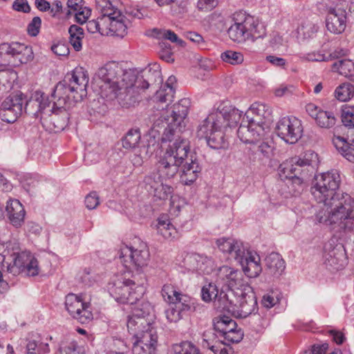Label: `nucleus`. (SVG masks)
I'll list each match as a JSON object with an SVG mask.
<instances>
[{"mask_svg":"<svg viewBox=\"0 0 354 354\" xmlns=\"http://www.w3.org/2000/svg\"><path fill=\"white\" fill-rule=\"evenodd\" d=\"M183 266L189 271L199 274H209L215 267L214 262L212 259L198 254H186Z\"/></svg>","mask_w":354,"mask_h":354,"instance_id":"nucleus-23","label":"nucleus"},{"mask_svg":"<svg viewBox=\"0 0 354 354\" xmlns=\"http://www.w3.org/2000/svg\"><path fill=\"white\" fill-rule=\"evenodd\" d=\"M34 58L30 46L19 42L0 44V65L19 66L27 64Z\"/></svg>","mask_w":354,"mask_h":354,"instance_id":"nucleus-11","label":"nucleus"},{"mask_svg":"<svg viewBox=\"0 0 354 354\" xmlns=\"http://www.w3.org/2000/svg\"><path fill=\"white\" fill-rule=\"evenodd\" d=\"M160 50H159V56L165 62L169 63L174 62L173 53L171 46L169 44L162 42L160 44Z\"/></svg>","mask_w":354,"mask_h":354,"instance_id":"nucleus-51","label":"nucleus"},{"mask_svg":"<svg viewBox=\"0 0 354 354\" xmlns=\"http://www.w3.org/2000/svg\"><path fill=\"white\" fill-rule=\"evenodd\" d=\"M351 141V145L346 148V150H343V153L342 155L348 161L354 162V138L352 139Z\"/></svg>","mask_w":354,"mask_h":354,"instance_id":"nucleus-64","label":"nucleus"},{"mask_svg":"<svg viewBox=\"0 0 354 354\" xmlns=\"http://www.w3.org/2000/svg\"><path fill=\"white\" fill-rule=\"evenodd\" d=\"M174 354H199L198 349L189 342H183L174 346Z\"/></svg>","mask_w":354,"mask_h":354,"instance_id":"nucleus-48","label":"nucleus"},{"mask_svg":"<svg viewBox=\"0 0 354 354\" xmlns=\"http://www.w3.org/2000/svg\"><path fill=\"white\" fill-rule=\"evenodd\" d=\"M53 106L49 105L44 115H41V122L44 127L55 132L64 130L69 120V109L74 104H58V97L53 99Z\"/></svg>","mask_w":354,"mask_h":354,"instance_id":"nucleus-13","label":"nucleus"},{"mask_svg":"<svg viewBox=\"0 0 354 354\" xmlns=\"http://www.w3.org/2000/svg\"><path fill=\"white\" fill-rule=\"evenodd\" d=\"M134 338L136 340L133 346V354H155L158 335L153 323L149 325L145 330H142Z\"/></svg>","mask_w":354,"mask_h":354,"instance_id":"nucleus-20","label":"nucleus"},{"mask_svg":"<svg viewBox=\"0 0 354 354\" xmlns=\"http://www.w3.org/2000/svg\"><path fill=\"white\" fill-rule=\"evenodd\" d=\"M245 113H249L250 118H257L259 121L268 124L270 128L269 124L272 120V111L269 106L261 102H254Z\"/></svg>","mask_w":354,"mask_h":354,"instance_id":"nucleus-34","label":"nucleus"},{"mask_svg":"<svg viewBox=\"0 0 354 354\" xmlns=\"http://www.w3.org/2000/svg\"><path fill=\"white\" fill-rule=\"evenodd\" d=\"M100 149H95L93 151H88L84 154V160L86 165H92L97 162L101 159Z\"/></svg>","mask_w":354,"mask_h":354,"instance_id":"nucleus-56","label":"nucleus"},{"mask_svg":"<svg viewBox=\"0 0 354 354\" xmlns=\"http://www.w3.org/2000/svg\"><path fill=\"white\" fill-rule=\"evenodd\" d=\"M162 81L158 66L138 73L131 69L124 70L115 62L106 63L99 68L95 77L101 97L108 101L116 100L125 107L134 105L151 82Z\"/></svg>","mask_w":354,"mask_h":354,"instance_id":"nucleus-2","label":"nucleus"},{"mask_svg":"<svg viewBox=\"0 0 354 354\" xmlns=\"http://www.w3.org/2000/svg\"><path fill=\"white\" fill-rule=\"evenodd\" d=\"M190 104L189 99L183 98L174 105L171 115H161L153 122V131L160 133L163 129L161 147L165 153L156 165L159 177L197 176L201 171L196 155L190 151L189 142L178 135Z\"/></svg>","mask_w":354,"mask_h":354,"instance_id":"nucleus-1","label":"nucleus"},{"mask_svg":"<svg viewBox=\"0 0 354 354\" xmlns=\"http://www.w3.org/2000/svg\"><path fill=\"white\" fill-rule=\"evenodd\" d=\"M340 4V0H322L319 3V9L327 13L326 28L334 34L342 33L346 28V12Z\"/></svg>","mask_w":354,"mask_h":354,"instance_id":"nucleus-15","label":"nucleus"},{"mask_svg":"<svg viewBox=\"0 0 354 354\" xmlns=\"http://www.w3.org/2000/svg\"><path fill=\"white\" fill-rule=\"evenodd\" d=\"M65 308L81 324H87L93 319L90 303L86 301L82 295L68 294L65 298Z\"/></svg>","mask_w":354,"mask_h":354,"instance_id":"nucleus-16","label":"nucleus"},{"mask_svg":"<svg viewBox=\"0 0 354 354\" xmlns=\"http://www.w3.org/2000/svg\"><path fill=\"white\" fill-rule=\"evenodd\" d=\"M323 261L326 267L331 271L344 268L347 259L344 246L337 244L334 239L327 241L324 246Z\"/></svg>","mask_w":354,"mask_h":354,"instance_id":"nucleus-19","label":"nucleus"},{"mask_svg":"<svg viewBox=\"0 0 354 354\" xmlns=\"http://www.w3.org/2000/svg\"><path fill=\"white\" fill-rule=\"evenodd\" d=\"M118 255L124 267L131 272H139L147 266L149 260V252L145 244L140 245L139 248L123 245Z\"/></svg>","mask_w":354,"mask_h":354,"instance_id":"nucleus-14","label":"nucleus"},{"mask_svg":"<svg viewBox=\"0 0 354 354\" xmlns=\"http://www.w3.org/2000/svg\"><path fill=\"white\" fill-rule=\"evenodd\" d=\"M335 93L338 100L347 102L354 96V85L351 83H344L337 87Z\"/></svg>","mask_w":354,"mask_h":354,"instance_id":"nucleus-43","label":"nucleus"},{"mask_svg":"<svg viewBox=\"0 0 354 354\" xmlns=\"http://www.w3.org/2000/svg\"><path fill=\"white\" fill-rule=\"evenodd\" d=\"M176 82L175 76L171 75L168 77L166 84L160 90L157 91L155 95V100L161 103H168L172 102L175 88L174 85Z\"/></svg>","mask_w":354,"mask_h":354,"instance_id":"nucleus-35","label":"nucleus"},{"mask_svg":"<svg viewBox=\"0 0 354 354\" xmlns=\"http://www.w3.org/2000/svg\"><path fill=\"white\" fill-rule=\"evenodd\" d=\"M5 218L7 223L15 229L25 223L26 211L24 205L16 198H9L5 205Z\"/></svg>","mask_w":354,"mask_h":354,"instance_id":"nucleus-22","label":"nucleus"},{"mask_svg":"<svg viewBox=\"0 0 354 354\" xmlns=\"http://www.w3.org/2000/svg\"><path fill=\"white\" fill-rule=\"evenodd\" d=\"M50 351L47 342L38 339L29 340L26 346V354H47Z\"/></svg>","mask_w":354,"mask_h":354,"instance_id":"nucleus-39","label":"nucleus"},{"mask_svg":"<svg viewBox=\"0 0 354 354\" xmlns=\"http://www.w3.org/2000/svg\"><path fill=\"white\" fill-rule=\"evenodd\" d=\"M41 25V20L39 17H35L29 23L27 28V31L29 35L32 37L37 36L39 32Z\"/></svg>","mask_w":354,"mask_h":354,"instance_id":"nucleus-55","label":"nucleus"},{"mask_svg":"<svg viewBox=\"0 0 354 354\" xmlns=\"http://www.w3.org/2000/svg\"><path fill=\"white\" fill-rule=\"evenodd\" d=\"M110 295L121 304H136L144 292L142 283L126 279L122 275L114 277L108 285Z\"/></svg>","mask_w":354,"mask_h":354,"instance_id":"nucleus-10","label":"nucleus"},{"mask_svg":"<svg viewBox=\"0 0 354 354\" xmlns=\"http://www.w3.org/2000/svg\"><path fill=\"white\" fill-rule=\"evenodd\" d=\"M267 136L263 140H261L258 145L257 151L259 156H261L263 158L270 159L274 155V147L269 143L268 141H266Z\"/></svg>","mask_w":354,"mask_h":354,"instance_id":"nucleus-49","label":"nucleus"},{"mask_svg":"<svg viewBox=\"0 0 354 354\" xmlns=\"http://www.w3.org/2000/svg\"><path fill=\"white\" fill-rule=\"evenodd\" d=\"M155 227L158 234L162 236L165 239H173L178 236L176 227L171 224L167 215H161L158 218Z\"/></svg>","mask_w":354,"mask_h":354,"instance_id":"nucleus-33","label":"nucleus"},{"mask_svg":"<svg viewBox=\"0 0 354 354\" xmlns=\"http://www.w3.org/2000/svg\"><path fill=\"white\" fill-rule=\"evenodd\" d=\"M25 102V96L21 93L11 94L1 104V119L7 123H13L21 115Z\"/></svg>","mask_w":354,"mask_h":354,"instance_id":"nucleus-21","label":"nucleus"},{"mask_svg":"<svg viewBox=\"0 0 354 354\" xmlns=\"http://www.w3.org/2000/svg\"><path fill=\"white\" fill-rule=\"evenodd\" d=\"M266 271L274 277L281 276L286 268V263L281 256L276 252L269 254L265 259Z\"/></svg>","mask_w":354,"mask_h":354,"instance_id":"nucleus-30","label":"nucleus"},{"mask_svg":"<svg viewBox=\"0 0 354 354\" xmlns=\"http://www.w3.org/2000/svg\"><path fill=\"white\" fill-rule=\"evenodd\" d=\"M217 5V0H198L197 7L199 10L205 12L209 11Z\"/></svg>","mask_w":354,"mask_h":354,"instance_id":"nucleus-60","label":"nucleus"},{"mask_svg":"<svg viewBox=\"0 0 354 354\" xmlns=\"http://www.w3.org/2000/svg\"><path fill=\"white\" fill-rule=\"evenodd\" d=\"M333 69L345 77L354 69V64L349 59H340L333 64Z\"/></svg>","mask_w":354,"mask_h":354,"instance_id":"nucleus-45","label":"nucleus"},{"mask_svg":"<svg viewBox=\"0 0 354 354\" xmlns=\"http://www.w3.org/2000/svg\"><path fill=\"white\" fill-rule=\"evenodd\" d=\"M221 57L223 62L232 65L240 64L244 60L243 55L241 53L231 50L221 53Z\"/></svg>","mask_w":354,"mask_h":354,"instance_id":"nucleus-46","label":"nucleus"},{"mask_svg":"<svg viewBox=\"0 0 354 354\" xmlns=\"http://www.w3.org/2000/svg\"><path fill=\"white\" fill-rule=\"evenodd\" d=\"M151 310V304L145 301L138 302L132 309L131 315L128 317L127 325L129 333L133 337L138 336L139 333L145 330L151 324L146 317L149 315Z\"/></svg>","mask_w":354,"mask_h":354,"instance_id":"nucleus-18","label":"nucleus"},{"mask_svg":"<svg viewBox=\"0 0 354 354\" xmlns=\"http://www.w3.org/2000/svg\"><path fill=\"white\" fill-rule=\"evenodd\" d=\"M12 8L17 11L28 13L30 11V7L27 0H15L12 4Z\"/></svg>","mask_w":354,"mask_h":354,"instance_id":"nucleus-61","label":"nucleus"},{"mask_svg":"<svg viewBox=\"0 0 354 354\" xmlns=\"http://www.w3.org/2000/svg\"><path fill=\"white\" fill-rule=\"evenodd\" d=\"M295 89L293 85L283 84L275 88L274 94L277 97L290 95L295 91Z\"/></svg>","mask_w":354,"mask_h":354,"instance_id":"nucleus-57","label":"nucleus"},{"mask_svg":"<svg viewBox=\"0 0 354 354\" xmlns=\"http://www.w3.org/2000/svg\"><path fill=\"white\" fill-rule=\"evenodd\" d=\"M141 138V133L138 129H130L123 138L122 147L125 149H135L139 144Z\"/></svg>","mask_w":354,"mask_h":354,"instance_id":"nucleus-42","label":"nucleus"},{"mask_svg":"<svg viewBox=\"0 0 354 354\" xmlns=\"http://www.w3.org/2000/svg\"><path fill=\"white\" fill-rule=\"evenodd\" d=\"M232 24L227 29L229 37L239 44L247 40L254 41L266 35V28L253 16L243 12H236L232 16Z\"/></svg>","mask_w":354,"mask_h":354,"instance_id":"nucleus-8","label":"nucleus"},{"mask_svg":"<svg viewBox=\"0 0 354 354\" xmlns=\"http://www.w3.org/2000/svg\"><path fill=\"white\" fill-rule=\"evenodd\" d=\"M52 51L57 56H66L69 54V48L66 44L59 42L51 46Z\"/></svg>","mask_w":354,"mask_h":354,"instance_id":"nucleus-58","label":"nucleus"},{"mask_svg":"<svg viewBox=\"0 0 354 354\" xmlns=\"http://www.w3.org/2000/svg\"><path fill=\"white\" fill-rule=\"evenodd\" d=\"M243 337V333L241 330L236 328L233 332H231V333H227L222 339L226 342L227 344H230L240 342Z\"/></svg>","mask_w":354,"mask_h":354,"instance_id":"nucleus-54","label":"nucleus"},{"mask_svg":"<svg viewBox=\"0 0 354 354\" xmlns=\"http://www.w3.org/2000/svg\"><path fill=\"white\" fill-rule=\"evenodd\" d=\"M216 244L221 252L231 255L235 260L242 257L245 248L243 242L230 237L219 238Z\"/></svg>","mask_w":354,"mask_h":354,"instance_id":"nucleus-28","label":"nucleus"},{"mask_svg":"<svg viewBox=\"0 0 354 354\" xmlns=\"http://www.w3.org/2000/svg\"><path fill=\"white\" fill-rule=\"evenodd\" d=\"M275 133L286 143L295 144L302 137L301 121L294 116L283 117L277 122Z\"/></svg>","mask_w":354,"mask_h":354,"instance_id":"nucleus-17","label":"nucleus"},{"mask_svg":"<svg viewBox=\"0 0 354 354\" xmlns=\"http://www.w3.org/2000/svg\"><path fill=\"white\" fill-rule=\"evenodd\" d=\"M162 295L165 300L169 304L181 301V298L188 297L178 291L171 284L164 285L162 289Z\"/></svg>","mask_w":354,"mask_h":354,"instance_id":"nucleus-41","label":"nucleus"},{"mask_svg":"<svg viewBox=\"0 0 354 354\" xmlns=\"http://www.w3.org/2000/svg\"><path fill=\"white\" fill-rule=\"evenodd\" d=\"M221 293V286H218L216 281L209 282L204 285L201 290L202 299L205 302L214 301L218 302V307L223 310L222 302L219 300Z\"/></svg>","mask_w":354,"mask_h":354,"instance_id":"nucleus-36","label":"nucleus"},{"mask_svg":"<svg viewBox=\"0 0 354 354\" xmlns=\"http://www.w3.org/2000/svg\"><path fill=\"white\" fill-rule=\"evenodd\" d=\"M317 162V154L307 151L301 156H295L282 162L279 167V174L281 177H318Z\"/></svg>","mask_w":354,"mask_h":354,"instance_id":"nucleus-9","label":"nucleus"},{"mask_svg":"<svg viewBox=\"0 0 354 354\" xmlns=\"http://www.w3.org/2000/svg\"><path fill=\"white\" fill-rule=\"evenodd\" d=\"M333 143L341 154L343 153V150H346V148L350 145L344 138L340 136L335 137L333 140Z\"/></svg>","mask_w":354,"mask_h":354,"instance_id":"nucleus-63","label":"nucleus"},{"mask_svg":"<svg viewBox=\"0 0 354 354\" xmlns=\"http://www.w3.org/2000/svg\"><path fill=\"white\" fill-rule=\"evenodd\" d=\"M237 328V324L234 320L227 316L216 317L214 319V329L218 333V337L222 338L231 333Z\"/></svg>","mask_w":354,"mask_h":354,"instance_id":"nucleus-38","label":"nucleus"},{"mask_svg":"<svg viewBox=\"0 0 354 354\" xmlns=\"http://www.w3.org/2000/svg\"><path fill=\"white\" fill-rule=\"evenodd\" d=\"M236 260L241 265L244 273L250 278L257 277L262 272L261 259L255 251L245 248L242 257Z\"/></svg>","mask_w":354,"mask_h":354,"instance_id":"nucleus-25","label":"nucleus"},{"mask_svg":"<svg viewBox=\"0 0 354 354\" xmlns=\"http://www.w3.org/2000/svg\"><path fill=\"white\" fill-rule=\"evenodd\" d=\"M85 205L88 209H95L100 204V199L95 192H92L87 194L84 200Z\"/></svg>","mask_w":354,"mask_h":354,"instance_id":"nucleus-53","label":"nucleus"},{"mask_svg":"<svg viewBox=\"0 0 354 354\" xmlns=\"http://www.w3.org/2000/svg\"><path fill=\"white\" fill-rule=\"evenodd\" d=\"M191 298L183 297L181 301L169 304L165 310V316L168 322H177L182 318V313L189 310L191 306Z\"/></svg>","mask_w":354,"mask_h":354,"instance_id":"nucleus-29","label":"nucleus"},{"mask_svg":"<svg viewBox=\"0 0 354 354\" xmlns=\"http://www.w3.org/2000/svg\"><path fill=\"white\" fill-rule=\"evenodd\" d=\"M70 35L69 41L76 51H80L82 48V40L84 38V30L77 25H72L68 29Z\"/></svg>","mask_w":354,"mask_h":354,"instance_id":"nucleus-40","label":"nucleus"},{"mask_svg":"<svg viewBox=\"0 0 354 354\" xmlns=\"http://www.w3.org/2000/svg\"><path fill=\"white\" fill-rule=\"evenodd\" d=\"M148 190L152 194L155 200L165 201L173 192V188L163 183L161 178H148Z\"/></svg>","mask_w":354,"mask_h":354,"instance_id":"nucleus-31","label":"nucleus"},{"mask_svg":"<svg viewBox=\"0 0 354 354\" xmlns=\"http://www.w3.org/2000/svg\"><path fill=\"white\" fill-rule=\"evenodd\" d=\"M307 113L315 120L316 124L323 129L333 128L337 122V118L331 111H326L313 103L306 106Z\"/></svg>","mask_w":354,"mask_h":354,"instance_id":"nucleus-27","label":"nucleus"},{"mask_svg":"<svg viewBox=\"0 0 354 354\" xmlns=\"http://www.w3.org/2000/svg\"><path fill=\"white\" fill-rule=\"evenodd\" d=\"M106 21L104 17H98L97 19H93L86 21V28L88 32L91 33L99 32L102 35L107 33L106 28Z\"/></svg>","mask_w":354,"mask_h":354,"instance_id":"nucleus-44","label":"nucleus"},{"mask_svg":"<svg viewBox=\"0 0 354 354\" xmlns=\"http://www.w3.org/2000/svg\"><path fill=\"white\" fill-rule=\"evenodd\" d=\"M269 132L268 124L245 113L237 130V136L244 143L257 144L268 136Z\"/></svg>","mask_w":354,"mask_h":354,"instance_id":"nucleus-12","label":"nucleus"},{"mask_svg":"<svg viewBox=\"0 0 354 354\" xmlns=\"http://www.w3.org/2000/svg\"><path fill=\"white\" fill-rule=\"evenodd\" d=\"M7 263L6 271L12 277L24 272L28 276L39 274V268L37 260L26 251H21L16 241L0 243V265Z\"/></svg>","mask_w":354,"mask_h":354,"instance_id":"nucleus-6","label":"nucleus"},{"mask_svg":"<svg viewBox=\"0 0 354 354\" xmlns=\"http://www.w3.org/2000/svg\"><path fill=\"white\" fill-rule=\"evenodd\" d=\"M106 36H113L123 38L127 34L130 21L120 11H116L110 17H105Z\"/></svg>","mask_w":354,"mask_h":354,"instance_id":"nucleus-24","label":"nucleus"},{"mask_svg":"<svg viewBox=\"0 0 354 354\" xmlns=\"http://www.w3.org/2000/svg\"><path fill=\"white\" fill-rule=\"evenodd\" d=\"M203 346L208 348L214 354H228L226 345H228L222 338L214 337L211 332L204 334Z\"/></svg>","mask_w":354,"mask_h":354,"instance_id":"nucleus-32","label":"nucleus"},{"mask_svg":"<svg viewBox=\"0 0 354 354\" xmlns=\"http://www.w3.org/2000/svg\"><path fill=\"white\" fill-rule=\"evenodd\" d=\"M89 78L87 72L82 67L75 68L67 73L64 80L55 86L52 97H58V104H75L81 102L87 95Z\"/></svg>","mask_w":354,"mask_h":354,"instance_id":"nucleus-7","label":"nucleus"},{"mask_svg":"<svg viewBox=\"0 0 354 354\" xmlns=\"http://www.w3.org/2000/svg\"><path fill=\"white\" fill-rule=\"evenodd\" d=\"M67 6L68 8V14L73 12L75 14L84 7L83 6V0H68Z\"/></svg>","mask_w":354,"mask_h":354,"instance_id":"nucleus-62","label":"nucleus"},{"mask_svg":"<svg viewBox=\"0 0 354 354\" xmlns=\"http://www.w3.org/2000/svg\"><path fill=\"white\" fill-rule=\"evenodd\" d=\"M319 30L317 24L311 21H303L297 29V38L299 42L308 41L315 37Z\"/></svg>","mask_w":354,"mask_h":354,"instance_id":"nucleus-37","label":"nucleus"},{"mask_svg":"<svg viewBox=\"0 0 354 354\" xmlns=\"http://www.w3.org/2000/svg\"><path fill=\"white\" fill-rule=\"evenodd\" d=\"M97 8L101 12L100 17H110L119 11L108 0H95Z\"/></svg>","mask_w":354,"mask_h":354,"instance_id":"nucleus-47","label":"nucleus"},{"mask_svg":"<svg viewBox=\"0 0 354 354\" xmlns=\"http://www.w3.org/2000/svg\"><path fill=\"white\" fill-rule=\"evenodd\" d=\"M24 110L28 114H32L41 120V115H44L50 102L44 92L36 91L32 93L30 99L25 98Z\"/></svg>","mask_w":354,"mask_h":354,"instance_id":"nucleus-26","label":"nucleus"},{"mask_svg":"<svg viewBox=\"0 0 354 354\" xmlns=\"http://www.w3.org/2000/svg\"><path fill=\"white\" fill-rule=\"evenodd\" d=\"M337 178H315L312 194L322 209L316 214L319 223L330 227L339 238L354 235V199L348 194L338 197Z\"/></svg>","mask_w":354,"mask_h":354,"instance_id":"nucleus-3","label":"nucleus"},{"mask_svg":"<svg viewBox=\"0 0 354 354\" xmlns=\"http://www.w3.org/2000/svg\"><path fill=\"white\" fill-rule=\"evenodd\" d=\"M91 13V9L84 6L82 9L75 13L76 21L82 24L86 23L90 17Z\"/></svg>","mask_w":354,"mask_h":354,"instance_id":"nucleus-59","label":"nucleus"},{"mask_svg":"<svg viewBox=\"0 0 354 354\" xmlns=\"http://www.w3.org/2000/svg\"><path fill=\"white\" fill-rule=\"evenodd\" d=\"M241 113L229 102H222L203 120L197 128L196 135L200 139L205 138L212 149H226L229 142L224 129L236 126L241 118Z\"/></svg>","mask_w":354,"mask_h":354,"instance_id":"nucleus-5","label":"nucleus"},{"mask_svg":"<svg viewBox=\"0 0 354 354\" xmlns=\"http://www.w3.org/2000/svg\"><path fill=\"white\" fill-rule=\"evenodd\" d=\"M59 352L60 354H84L82 348L74 341L62 347Z\"/></svg>","mask_w":354,"mask_h":354,"instance_id":"nucleus-52","label":"nucleus"},{"mask_svg":"<svg viewBox=\"0 0 354 354\" xmlns=\"http://www.w3.org/2000/svg\"><path fill=\"white\" fill-rule=\"evenodd\" d=\"M353 109L348 106L342 107V122L343 124L349 128H354V115L353 114Z\"/></svg>","mask_w":354,"mask_h":354,"instance_id":"nucleus-50","label":"nucleus"},{"mask_svg":"<svg viewBox=\"0 0 354 354\" xmlns=\"http://www.w3.org/2000/svg\"><path fill=\"white\" fill-rule=\"evenodd\" d=\"M216 283L221 286L219 300L223 310L239 318H245L257 310L255 294L244 281L243 273L236 269L223 266L216 273Z\"/></svg>","mask_w":354,"mask_h":354,"instance_id":"nucleus-4","label":"nucleus"}]
</instances>
